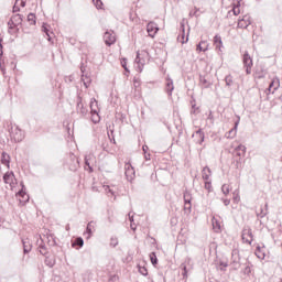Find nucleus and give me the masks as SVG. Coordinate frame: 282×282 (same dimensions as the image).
Masks as SVG:
<instances>
[{"label": "nucleus", "mask_w": 282, "mask_h": 282, "mask_svg": "<svg viewBox=\"0 0 282 282\" xmlns=\"http://www.w3.org/2000/svg\"><path fill=\"white\" fill-rule=\"evenodd\" d=\"M10 135L11 140H14V142H23V139L25 138V132L19 128V126H12L10 129Z\"/></svg>", "instance_id": "obj_1"}, {"label": "nucleus", "mask_w": 282, "mask_h": 282, "mask_svg": "<svg viewBox=\"0 0 282 282\" xmlns=\"http://www.w3.org/2000/svg\"><path fill=\"white\" fill-rule=\"evenodd\" d=\"M242 63H243V67L246 69V74L247 75L252 74V57L250 56L248 51H246L242 56Z\"/></svg>", "instance_id": "obj_2"}, {"label": "nucleus", "mask_w": 282, "mask_h": 282, "mask_svg": "<svg viewBox=\"0 0 282 282\" xmlns=\"http://www.w3.org/2000/svg\"><path fill=\"white\" fill-rule=\"evenodd\" d=\"M124 173H126V180L128 182H133V180H135V169H133V165H131L130 162H127L124 164Z\"/></svg>", "instance_id": "obj_3"}, {"label": "nucleus", "mask_w": 282, "mask_h": 282, "mask_svg": "<svg viewBox=\"0 0 282 282\" xmlns=\"http://www.w3.org/2000/svg\"><path fill=\"white\" fill-rule=\"evenodd\" d=\"M241 237H242V241H245V243H248L250 246L253 241L252 229H250V227H245L242 229Z\"/></svg>", "instance_id": "obj_4"}, {"label": "nucleus", "mask_w": 282, "mask_h": 282, "mask_svg": "<svg viewBox=\"0 0 282 282\" xmlns=\"http://www.w3.org/2000/svg\"><path fill=\"white\" fill-rule=\"evenodd\" d=\"M144 56H149V53L142 51L141 53H137L135 63L139 65V70L142 72V67H144L147 59Z\"/></svg>", "instance_id": "obj_5"}, {"label": "nucleus", "mask_w": 282, "mask_h": 282, "mask_svg": "<svg viewBox=\"0 0 282 282\" xmlns=\"http://www.w3.org/2000/svg\"><path fill=\"white\" fill-rule=\"evenodd\" d=\"M104 41L108 46L113 45V43H116V34L113 31H106L104 34Z\"/></svg>", "instance_id": "obj_6"}, {"label": "nucleus", "mask_w": 282, "mask_h": 282, "mask_svg": "<svg viewBox=\"0 0 282 282\" xmlns=\"http://www.w3.org/2000/svg\"><path fill=\"white\" fill-rule=\"evenodd\" d=\"M21 23H23V15L21 14H14L8 25L10 26V29L12 30V28H17L18 25H21Z\"/></svg>", "instance_id": "obj_7"}, {"label": "nucleus", "mask_w": 282, "mask_h": 282, "mask_svg": "<svg viewBox=\"0 0 282 282\" xmlns=\"http://www.w3.org/2000/svg\"><path fill=\"white\" fill-rule=\"evenodd\" d=\"M159 31H160V28H158V25L154 22L148 23L147 32H148L149 36H151V39H153L155 36V34H158Z\"/></svg>", "instance_id": "obj_8"}, {"label": "nucleus", "mask_w": 282, "mask_h": 282, "mask_svg": "<svg viewBox=\"0 0 282 282\" xmlns=\"http://www.w3.org/2000/svg\"><path fill=\"white\" fill-rule=\"evenodd\" d=\"M177 42L182 43V45H184V43H188V33L186 35V30L184 29V23H181V33L177 36Z\"/></svg>", "instance_id": "obj_9"}, {"label": "nucleus", "mask_w": 282, "mask_h": 282, "mask_svg": "<svg viewBox=\"0 0 282 282\" xmlns=\"http://www.w3.org/2000/svg\"><path fill=\"white\" fill-rule=\"evenodd\" d=\"M199 85L204 89H208V87H210L213 85V82H210V79H208L207 75H200L199 76Z\"/></svg>", "instance_id": "obj_10"}, {"label": "nucleus", "mask_w": 282, "mask_h": 282, "mask_svg": "<svg viewBox=\"0 0 282 282\" xmlns=\"http://www.w3.org/2000/svg\"><path fill=\"white\" fill-rule=\"evenodd\" d=\"M90 113H91V121L95 124H98V122H100V116L98 115V109H94V102L90 104Z\"/></svg>", "instance_id": "obj_11"}, {"label": "nucleus", "mask_w": 282, "mask_h": 282, "mask_svg": "<svg viewBox=\"0 0 282 282\" xmlns=\"http://www.w3.org/2000/svg\"><path fill=\"white\" fill-rule=\"evenodd\" d=\"M252 21H250L249 15H245L241 20L238 21V28L246 30L249 25H251Z\"/></svg>", "instance_id": "obj_12"}, {"label": "nucleus", "mask_w": 282, "mask_h": 282, "mask_svg": "<svg viewBox=\"0 0 282 282\" xmlns=\"http://www.w3.org/2000/svg\"><path fill=\"white\" fill-rule=\"evenodd\" d=\"M174 89H175V86L173 85V79L166 78L165 91H166L167 96H173Z\"/></svg>", "instance_id": "obj_13"}, {"label": "nucleus", "mask_w": 282, "mask_h": 282, "mask_svg": "<svg viewBox=\"0 0 282 282\" xmlns=\"http://www.w3.org/2000/svg\"><path fill=\"white\" fill-rule=\"evenodd\" d=\"M3 181H4V184H14V172H7L4 175H3Z\"/></svg>", "instance_id": "obj_14"}, {"label": "nucleus", "mask_w": 282, "mask_h": 282, "mask_svg": "<svg viewBox=\"0 0 282 282\" xmlns=\"http://www.w3.org/2000/svg\"><path fill=\"white\" fill-rule=\"evenodd\" d=\"M193 138H198V140L196 141L197 144H204L205 134H204V131H202V129L197 130V131L193 134Z\"/></svg>", "instance_id": "obj_15"}, {"label": "nucleus", "mask_w": 282, "mask_h": 282, "mask_svg": "<svg viewBox=\"0 0 282 282\" xmlns=\"http://www.w3.org/2000/svg\"><path fill=\"white\" fill-rule=\"evenodd\" d=\"M231 257H232L234 269L239 270V260L237 259V257H239V251L232 250Z\"/></svg>", "instance_id": "obj_16"}, {"label": "nucleus", "mask_w": 282, "mask_h": 282, "mask_svg": "<svg viewBox=\"0 0 282 282\" xmlns=\"http://www.w3.org/2000/svg\"><path fill=\"white\" fill-rule=\"evenodd\" d=\"M235 155H237L238 158H243V155H246V145H238L235 151H234Z\"/></svg>", "instance_id": "obj_17"}, {"label": "nucleus", "mask_w": 282, "mask_h": 282, "mask_svg": "<svg viewBox=\"0 0 282 282\" xmlns=\"http://www.w3.org/2000/svg\"><path fill=\"white\" fill-rule=\"evenodd\" d=\"M210 175H213V172L210 171V167L205 166L202 171V178L204 181L210 180Z\"/></svg>", "instance_id": "obj_18"}, {"label": "nucleus", "mask_w": 282, "mask_h": 282, "mask_svg": "<svg viewBox=\"0 0 282 282\" xmlns=\"http://www.w3.org/2000/svg\"><path fill=\"white\" fill-rule=\"evenodd\" d=\"M77 111L82 116H87V113H89V110L85 107V105H83V101L77 102Z\"/></svg>", "instance_id": "obj_19"}, {"label": "nucleus", "mask_w": 282, "mask_h": 282, "mask_svg": "<svg viewBox=\"0 0 282 282\" xmlns=\"http://www.w3.org/2000/svg\"><path fill=\"white\" fill-rule=\"evenodd\" d=\"M214 45L216 50H219V52H221V47H224V42L221 41V36L219 35L214 36Z\"/></svg>", "instance_id": "obj_20"}, {"label": "nucleus", "mask_w": 282, "mask_h": 282, "mask_svg": "<svg viewBox=\"0 0 282 282\" xmlns=\"http://www.w3.org/2000/svg\"><path fill=\"white\" fill-rule=\"evenodd\" d=\"M237 127H239V122H236L235 127L231 130H229L228 132H226L225 138H227V139L235 138V135H237Z\"/></svg>", "instance_id": "obj_21"}, {"label": "nucleus", "mask_w": 282, "mask_h": 282, "mask_svg": "<svg viewBox=\"0 0 282 282\" xmlns=\"http://www.w3.org/2000/svg\"><path fill=\"white\" fill-rule=\"evenodd\" d=\"M196 50H197V52H207L208 51V42L207 41H200L197 44Z\"/></svg>", "instance_id": "obj_22"}, {"label": "nucleus", "mask_w": 282, "mask_h": 282, "mask_svg": "<svg viewBox=\"0 0 282 282\" xmlns=\"http://www.w3.org/2000/svg\"><path fill=\"white\" fill-rule=\"evenodd\" d=\"M22 246H23V252L24 254H28L32 250V245L30 243V240L23 239L22 240Z\"/></svg>", "instance_id": "obj_23"}, {"label": "nucleus", "mask_w": 282, "mask_h": 282, "mask_svg": "<svg viewBox=\"0 0 282 282\" xmlns=\"http://www.w3.org/2000/svg\"><path fill=\"white\" fill-rule=\"evenodd\" d=\"M94 228H96V223L95 221H90L88 223L87 227H86V235L87 236V239H89L91 237V234L94 232Z\"/></svg>", "instance_id": "obj_24"}, {"label": "nucleus", "mask_w": 282, "mask_h": 282, "mask_svg": "<svg viewBox=\"0 0 282 282\" xmlns=\"http://www.w3.org/2000/svg\"><path fill=\"white\" fill-rule=\"evenodd\" d=\"M1 163L4 164L6 166H10V154L2 152Z\"/></svg>", "instance_id": "obj_25"}, {"label": "nucleus", "mask_w": 282, "mask_h": 282, "mask_svg": "<svg viewBox=\"0 0 282 282\" xmlns=\"http://www.w3.org/2000/svg\"><path fill=\"white\" fill-rule=\"evenodd\" d=\"M264 208L265 209H263V207H261L259 209V212H257V217H260V219H263V217H265V215H268V203L264 205Z\"/></svg>", "instance_id": "obj_26"}, {"label": "nucleus", "mask_w": 282, "mask_h": 282, "mask_svg": "<svg viewBox=\"0 0 282 282\" xmlns=\"http://www.w3.org/2000/svg\"><path fill=\"white\" fill-rule=\"evenodd\" d=\"M183 198H184V203L186 205H189L191 202L193 200V196L191 195V192H188V191L184 192Z\"/></svg>", "instance_id": "obj_27"}, {"label": "nucleus", "mask_w": 282, "mask_h": 282, "mask_svg": "<svg viewBox=\"0 0 282 282\" xmlns=\"http://www.w3.org/2000/svg\"><path fill=\"white\" fill-rule=\"evenodd\" d=\"M82 83L84 84V86L87 88L89 87V85H91V77L83 74L82 75Z\"/></svg>", "instance_id": "obj_28"}, {"label": "nucleus", "mask_w": 282, "mask_h": 282, "mask_svg": "<svg viewBox=\"0 0 282 282\" xmlns=\"http://www.w3.org/2000/svg\"><path fill=\"white\" fill-rule=\"evenodd\" d=\"M212 224H213V228H214V230H216V232H219V230H221V224H219V220L213 218Z\"/></svg>", "instance_id": "obj_29"}, {"label": "nucleus", "mask_w": 282, "mask_h": 282, "mask_svg": "<svg viewBox=\"0 0 282 282\" xmlns=\"http://www.w3.org/2000/svg\"><path fill=\"white\" fill-rule=\"evenodd\" d=\"M225 83H226L227 87H232V84L235 83L234 79H232V75H227L225 77Z\"/></svg>", "instance_id": "obj_30"}, {"label": "nucleus", "mask_w": 282, "mask_h": 282, "mask_svg": "<svg viewBox=\"0 0 282 282\" xmlns=\"http://www.w3.org/2000/svg\"><path fill=\"white\" fill-rule=\"evenodd\" d=\"M28 21H29V23H31V25H35L36 24V15L34 13H30L28 15Z\"/></svg>", "instance_id": "obj_31"}, {"label": "nucleus", "mask_w": 282, "mask_h": 282, "mask_svg": "<svg viewBox=\"0 0 282 282\" xmlns=\"http://www.w3.org/2000/svg\"><path fill=\"white\" fill-rule=\"evenodd\" d=\"M70 160H72L73 163H74V166L70 167V170H72V171H75V169L78 167V159L76 158V155L72 154V155H70Z\"/></svg>", "instance_id": "obj_32"}, {"label": "nucleus", "mask_w": 282, "mask_h": 282, "mask_svg": "<svg viewBox=\"0 0 282 282\" xmlns=\"http://www.w3.org/2000/svg\"><path fill=\"white\" fill-rule=\"evenodd\" d=\"M73 246H78L79 248H83V246H85V241L83 240V238H77L73 242Z\"/></svg>", "instance_id": "obj_33"}, {"label": "nucleus", "mask_w": 282, "mask_h": 282, "mask_svg": "<svg viewBox=\"0 0 282 282\" xmlns=\"http://www.w3.org/2000/svg\"><path fill=\"white\" fill-rule=\"evenodd\" d=\"M150 260L152 265H158V256H155V252L150 253Z\"/></svg>", "instance_id": "obj_34"}, {"label": "nucleus", "mask_w": 282, "mask_h": 282, "mask_svg": "<svg viewBox=\"0 0 282 282\" xmlns=\"http://www.w3.org/2000/svg\"><path fill=\"white\" fill-rule=\"evenodd\" d=\"M205 189L210 193L213 191V182L210 180L205 181Z\"/></svg>", "instance_id": "obj_35"}, {"label": "nucleus", "mask_w": 282, "mask_h": 282, "mask_svg": "<svg viewBox=\"0 0 282 282\" xmlns=\"http://www.w3.org/2000/svg\"><path fill=\"white\" fill-rule=\"evenodd\" d=\"M221 192H223L224 195H228L230 193V185L224 184L221 186Z\"/></svg>", "instance_id": "obj_36"}, {"label": "nucleus", "mask_w": 282, "mask_h": 282, "mask_svg": "<svg viewBox=\"0 0 282 282\" xmlns=\"http://www.w3.org/2000/svg\"><path fill=\"white\" fill-rule=\"evenodd\" d=\"M20 197H22L23 202H29L30 196L28 194H25L23 191H20L19 194Z\"/></svg>", "instance_id": "obj_37"}, {"label": "nucleus", "mask_w": 282, "mask_h": 282, "mask_svg": "<svg viewBox=\"0 0 282 282\" xmlns=\"http://www.w3.org/2000/svg\"><path fill=\"white\" fill-rule=\"evenodd\" d=\"M139 272H140V274H142L143 276H147V274H149V271L147 270V267H141V265H139Z\"/></svg>", "instance_id": "obj_38"}, {"label": "nucleus", "mask_w": 282, "mask_h": 282, "mask_svg": "<svg viewBox=\"0 0 282 282\" xmlns=\"http://www.w3.org/2000/svg\"><path fill=\"white\" fill-rule=\"evenodd\" d=\"M199 11V8L195 7L194 11H189V17H199V14L197 13Z\"/></svg>", "instance_id": "obj_39"}, {"label": "nucleus", "mask_w": 282, "mask_h": 282, "mask_svg": "<svg viewBox=\"0 0 282 282\" xmlns=\"http://www.w3.org/2000/svg\"><path fill=\"white\" fill-rule=\"evenodd\" d=\"M40 253L45 257V254H47V248L43 245H40Z\"/></svg>", "instance_id": "obj_40"}, {"label": "nucleus", "mask_w": 282, "mask_h": 282, "mask_svg": "<svg viewBox=\"0 0 282 282\" xmlns=\"http://www.w3.org/2000/svg\"><path fill=\"white\" fill-rule=\"evenodd\" d=\"M104 191L108 194L110 193V195H113V189L109 185H105Z\"/></svg>", "instance_id": "obj_41"}, {"label": "nucleus", "mask_w": 282, "mask_h": 282, "mask_svg": "<svg viewBox=\"0 0 282 282\" xmlns=\"http://www.w3.org/2000/svg\"><path fill=\"white\" fill-rule=\"evenodd\" d=\"M121 66L123 67L124 72H129V68L127 67V58L121 59Z\"/></svg>", "instance_id": "obj_42"}, {"label": "nucleus", "mask_w": 282, "mask_h": 282, "mask_svg": "<svg viewBox=\"0 0 282 282\" xmlns=\"http://www.w3.org/2000/svg\"><path fill=\"white\" fill-rule=\"evenodd\" d=\"M110 246H112V248H116V246H118V238H111Z\"/></svg>", "instance_id": "obj_43"}, {"label": "nucleus", "mask_w": 282, "mask_h": 282, "mask_svg": "<svg viewBox=\"0 0 282 282\" xmlns=\"http://www.w3.org/2000/svg\"><path fill=\"white\" fill-rule=\"evenodd\" d=\"M21 10L20 6H19V0H15V3L13 6V12H19Z\"/></svg>", "instance_id": "obj_44"}, {"label": "nucleus", "mask_w": 282, "mask_h": 282, "mask_svg": "<svg viewBox=\"0 0 282 282\" xmlns=\"http://www.w3.org/2000/svg\"><path fill=\"white\" fill-rule=\"evenodd\" d=\"M91 102H93V109H97L98 110V101L96 100V98H93L90 100V105H91Z\"/></svg>", "instance_id": "obj_45"}, {"label": "nucleus", "mask_w": 282, "mask_h": 282, "mask_svg": "<svg viewBox=\"0 0 282 282\" xmlns=\"http://www.w3.org/2000/svg\"><path fill=\"white\" fill-rule=\"evenodd\" d=\"M250 272H252V270L250 269V267H246L243 269V274H250Z\"/></svg>", "instance_id": "obj_46"}, {"label": "nucleus", "mask_w": 282, "mask_h": 282, "mask_svg": "<svg viewBox=\"0 0 282 282\" xmlns=\"http://www.w3.org/2000/svg\"><path fill=\"white\" fill-rule=\"evenodd\" d=\"M26 0H19L20 8H25Z\"/></svg>", "instance_id": "obj_47"}, {"label": "nucleus", "mask_w": 282, "mask_h": 282, "mask_svg": "<svg viewBox=\"0 0 282 282\" xmlns=\"http://www.w3.org/2000/svg\"><path fill=\"white\" fill-rule=\"evenodd\" d=\"M223 204H225V206H230V199L224 198Z\"/></svg>", "instance_id": "obj_48"}, {"label": "nucleus", "mask_w": 282, "mask_h": 282, "mask_svg": "<svg viewBox=\"0 0 282 282\" xmlns=\"http://www.w3.org/2000/svg\"><path fill=\"white\" fill-rule=\"evenodd\" d=\"M42 28H43V32H45V34L50 36V30H47V26L43 25Z\"/></svg>", "instance_id": "obj_49"}, {"label": "nucleus", "mask_w": 282, "mask_h": 282, "mask_svg": "<svg viewBox=\"0 0 282 282\" xmlns=\"http://www.w3.org/2000/svg\"><path fill=\"white\" fill-rule=\"evenodd\" d=\"M191 113H197V107L195 105L192 106Z\"/></svg>", "instance_id": "obj_50"}, {"label": "nucleus", "mask_w": 282, "mask_h": 282, "mask_svg": "<svg viewBox=\"0 0 282 282\" xmlns=\"http://www.w3.org/2000/svg\"><path fill=\"white\" fill-rule=\"evenodd\" d=\"M3 56V45H1V40H0V58Z\"/></svg>", "instance_id": "obj_51"}, {"label": "nucleus", "mask_w": 282, "mask_h": 282, "mask_svg": "<svg viewBox=\"0 0 282 282\" xmlns=\"http://www.w3.org/2000/svg\"><path fill=\"white\" fill-rule=\"evenodd\" d=\"M184 208H185V210H191V208H192L191 203L187 204V205H186V203H185Z\"/></svg>", "instance_id": "obj_52"}, {"label": "nucleus", "mask_w": 282, "mask_h": 282, "mask_svg": "<svg viewBox=\"0 0 282 282\" xmlns=\"http://www.w3.org/2000/svg\"><path fill=\"white\" fill-rule=\"evenodd\" d=\"M85 164H86V166H88L89 171H94V170L89 166V160L85 159Z\"/></svg>", "instance_id": "obj_53"}, {"label": "nucleus", "mask_w": 282, "mask_h": 282, "mask_svg": "<svg viewBox=\"0 0 282 282\" xmlns=\"http://www.w3.org/2000/svg\"><path fill=\"white\" fill-rule=\"evenodd\" d=\"M100 6H102V1L97 0V2H96V8H100Z\"/></svg>", "instance_id": "obj_54"}, {"label": "nucleus", "mask_w": 282, "mask_h": 282, "mask_svg": "<svg viewBox=\"0 0 282 282\" xmlns=\"http://www.w3.org/2000/svg\"><path fill=\"white\" fill-rule=\"evenodd\" d=\"M239 12H240V11H239V8H235V9H234V14H235L236 17H237V14H239Z\"/></svg>", "instance_id": "obj_55"}, {"label": "nucleus", "mask_w": 282, "mask_h": 282, "mask_svg": "<svg viewBox=\"0 0 282 282\" xmlns=\"http://www.w3.org/2000/svg\"><path fill=\"white\" fill-rule=\"evenodd\" d=\"M220 265H223V268H228V262H220Z\"/></svg>", "instance_id": "obj_56"}, {"label": "nucleus", "mask_w": 282, "mask_h": 282, "mask_svg": "<svg viewBox=\"0 0 282 282\" xmlns=\"http://www.w3.org/2000/svg\"><path fill=\"white\" fill-rule=\"evenodd\" d=\"M108 137L113 138V130H110V132L108 131Z\"/></svg>", "instance_id": "obj_57"}, {"label": "nucleus", "mask_w": 282, "mask_h": 282, "mask_svg": "<svg viewBox=\"0 0 282 282\" xmlns=\"http://www.w3.org/2000/svg\"><path fill=\"white\" fill-rule=\"evenodd\" d=\"M110 281H118V276H117V275H112V276L110 278Z\"/></svg>", "instance_id": "obj_58"}, {"label": "nucleus", "mask_w": 282, "mask_h": 282, "mask_svg": "<svg viewBox=\"0 0 282 282\" xmlns=\"http://www.w3.org/2000/svg\"><path fill=\"white\" fill-rule=\"evenodd\" d=\"M182 268H183V270H184L183 275L186 276V265L182 264Z\"/></svg>", "instance_id": "obj_59"}, {"label": "nucleus", "mask_w": 282, "mask_h": 282, "mask_svg": "<svg viewBox=\"0 0 282 282\" xmlns=\"http://www.w3.org/2000/svg\"><path fill=\"white\" fill-rule=\"evenodd\" d=\"M128 217H130V221H133V217H131V214H128Z\"/></svg>", "instance_id": "obj_60"}, {"label": "nucleus", "mask_w": 282, "mask_h": 282, "mask_svg": "<svg viewBox=\"0 0 282 282\" xmlns=\"http://www.w3.org/2000/svg\"><path fill=\"white\" fill-rule=\"evenodd\" d=\"M274 85V83H271L269 86V89H272V86Z\"/></svg>", "instance_id": "obj_61"}, {"label": "nucleus", "mask_w": 282, "mask_h": 282, "mask_svg": "<svg viewBox=\"0 0 282 282\" xmlns=\"http://www.w3.org/2000/svg\"><path fill=\"white\" fill-rule=\"evenodd\" d=\"M66 230H69V225L66 226Z\"/></svg>", "instance_id": "obj_62"}, {"label": "nucleus", "mask_w": 282, "mask_h": 282, "mask_svg": "<svg viewBox=\"0 0 282 282\" xmlns=\"http://www.w3.org/2000/svg\"><path fill=\"white\" fill-rule=\"evenodd\" d=\"M82 73L85 74V70L82 68Z\"/></svg>", "instance_id": "obj_63"}, {"label": "nucleus", "mask_w": 282, "mask_h": 282, "mask_svg": "<svg viewBox=\"0 0 282 282\" xmlns=\"http://www.w3.org/2000/svg\"><path fill=\"white\" fill-rule=\"evenodd\" d=\"M220 270H225L224 268H220Z\"/></svg>", "instance_id": "obj_64"}]
</instances>
